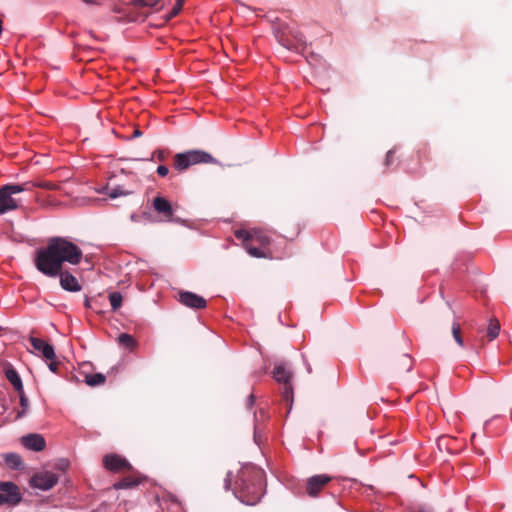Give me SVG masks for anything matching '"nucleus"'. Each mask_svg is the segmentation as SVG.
<instances>
[{"mask_svg":"<svg viewBox=\"0 0 512 512\" xmlns=\"http://www.w3.org/2000/svg\"><path fill=\"white\" fill-rule=\"evenodd\" d=\"M82 256V250L76 244L63 237H52L45 247L36 251L34 264L42 274L55 278L64 263L78 265Z\"/></svg>","mask_w":512,"mask_h":512,"instance_id":"nucleus-1","label":"nucleus"},{"mask_svg":"<svg viewBox=\"0 0 512 512\" xmlns=\"http://www.w3.org/2000/svg\"><path fill=\"white\" fill-rule=\"evenodd\" d=\"M264 471L253 466L241 468L233 493L247 505H255L264 494Z\"/></svg>","mask_w":512,"mask_h":512,"instance_id":"nucleus-2","label":"nucleus"},{"mask_svg":"<svg viewBox=\"0 0 512 512\" xmlns=\"http://www.w3.org/2000/svg\"><path fill=\"white\" fill-rule=\"evenodd\" d=\"M29 190V183L3 185L0 188V215L18 209L21 199L16 195Z\"/></svg>","mask_w":512,"mask_h":512,"instance_id":"nucleus-3","label":"nucleus"},{"mask_svg":"<svg viewBox=\"0 0 512 512\" xmlns=\"http://www.w3.org/2000/svg\"><path fill=\"white\" fill-rule=\"evenodd\" d=\"M276 38L287 50L303 52L307 46L303 34L296 29H290L287 32L278 33Z\"/></svg>","mask_w":512,"mask_h":512,"instance_id":"nucleus-4","label":"nucleus"},{"mask_svg":"<svg viewBox=\"0 0 512 512\" xmlns=\"http://www.w3.org/2000/svg\"><path fill=\"white\" fill-rule=\"evenodd\" d=\"M0 506L4 504L16 505L21 501V494L16 484L0 482Z\"/></svg>","mask_w":512,"mask_h":512,"instance_id":"nucleus-5","label":"nucleus"},{"mask_svg":"<svg viewBox=\"0 0 512 512\" xmlns=\"http://www.w3.org/2000/svg\"><path fill=\"white\" fill-rule=\"evenodd\" d=\"M58 476L50 471H44L36 473L30 480V484L33 488H37L43 491L52 489L58 483Z\"/></svg>","mask_w":512,"mask_h":512,"instance_id":"nucleus-6","label":"nucleus"},{"mask_svg":"<svg viewBox=\"0 0 512 512\" xmlns=\"http://www.w3.org/2000/svg\"><path fill=\"white\" fill-rule=\"evenodd\" d=\"M29 341L37 356H42L46 360L56 359L55 350L51 344L33 336L29 338Z\"/></svg>","mask_w":512,"mask_h":512,"instance_id":"nucleus-7","label":"nucleus"},{"mask_svg":"<svg viewBox=\"0 0 512 512\" xmlns=\"http://www.w3.org/2000/svg\"><path fill=\"white\" fill-rule=\"evenodd\" d=\"M179 302L192 309H203L206 307V300L193 292L183 291L179 293Z\"/></svg>","mask_w":512,"mask_h":512,"instance_id":"nucleus-8","label":"nucleus"},{"mask_svg":"<svg viewBox=\"0 0 512 512\" xmlns=\"http://www.w3.org/2000/svg\"><path fill=\"white\" fill-rule=\"evenodd\" d=\"M103 464L107 470L112 472L131 469V465L129 464V462L125 458H122L121 456L116 454L106 455L103 458Z\"/></svg>","mask_w":512,"mask_h":512,"instance_id":"nucleus-9","label":"nucleus"},{"mask_svg":"<svg viewBox=\"0 0 512 512\" xmlns=\"http://www.w3.org/2000/svg\"><path fill=\"white\" fill-rule=\"evenodd\" d=\"M20 442L26 449L35 452H40L46 447V441L44 437L37 433H30L22 436Z\"/></svg>","mask_w":512,"mask_h":512,"instance_id":"nucleus-10","label":"nucleus"},{"mask_svg":"<svg viewBox=\"0 0 512 512\" xmlns=\"http://www.w3.org/2000/svg\"><path fill=\"white\" fill-rule=\"evenodd\" d=\"M331 477L321 474L314 475L307 480L306 492L311 497H316L322 488L330 482Z\"/></svg>","mask_w":512,"mask_h":512,"instance_id":"nucleus-11","label":"nucleus"},{"mask_svg":"<svg viewBox=\"0 0 512 512\" xmlns=\"http://www.w3.org/2000/svg\"><path fill=\"white\" fill-rule=\"evenodd\" d=\"M60 278V286L62 289L69 292H78L81 290V285L77 278L72 275L69 271L61 270L58 276Z\"/></svg>","mask_w":512,"mask_h":512,"instance_id":"nucleus-12","label":"nucleus"},{"mask_svg":"<svg viewBox=\"0 0 512 512\" xmlns=\"http://www.w3.org/2000/svg\"><path fill=\"white\" fill-rule=\"evenodd\" d=\"M4 374L7 380L11 383V385L14 387V389L17 392L23 391V383L22 380L18 374V372L15 370V368L7 363L4 366Z\"/></svg>","mask_w":512,"mask_h":512,"instance_id":"nucleus-13","label":"nucleus"},{"mask_svg":"<svg viewBox=\"0 0 512 512\" xmlns=\"http://www.w3.org/2000/svg\"><path fill=\"white\" fill-rule=\"evenodd\" d=\"M188 157L190 158V163L192 165L200 164V163H215L216 160L213 158L211 154L205 152L203 150H189L186 151Z\"/></svg>","mask_w":512,"mask_h":512,"instance_id":"nucleus-14","label":"nucleus"},{"mask_svg":"<svg viewBox=\"0 0 512 512\" xmlns=\"http://www.w3.org/2000/svg\"><path fill=\"white\" fill-rule=\"evenodd\" d=\"M152 206L159 214L165 217H171L173 214L172 206L170 202L161 196H157L153 199Z\"/></svg>","mask_w":512,"mask_h":512,"instance_id":"nucleus-15","label":"nucleus"},{"mask_svg":"<svg viewBox=\"0 0 512 512\" xmlns=\"http://www.w3.org/2000/svg\"><path fill=\"white\" fill-rule=\"evenodd\" d=\"M274 379L281 384H288L292 378L291 371L286 367L285 364L280 363L274 367L273 370Z\"/></svg>","mask_w":512,"mask_h":512,"instance_id":"nucleus-16","label":"nucleus"},{"mask_svg":"<svg viewBox=\"0 0 512 512\" xmlns=\"http://www.w3.org/2000/svg\"><path fill=\"white\" fill-rule=\"evenodd\" d=\"M174 166L179 171H184L188 167L192 166V164L190 163V158L188 157L186 152L177 153L174 156Z\"/></svg>","mask_w":512,"mask_h":512,"instance_id":"nucleus-17","label":"nucleus"},{"mask_svg":"<svg viewBox=\"0 0 512 512\" xmlns=\"http://www.w3.org/2000/svg\"><path fill=\"white\" fill-rule=\"evenodd\" d=\"M500 331L499 321L495 318L490 319L487 327V336L490 340H494L498 337Z\"/></svg>","mask_w":512,"mask_h":512,"instance_id":"nucleus-18","label":"nucleus"},{"mask_svg":"<svg viewBox=\"0 0 512 512\" xmlns=\"http://www.w3.org/2000/svg\"><path fill=\"white\" fill-rule=\"evenodd\" d=\"M106 377L102 373H94L85 376V382L89 386H97L105 383Z\"/></svg>","mask_w":512,"mask_h":512,"instance_id":"nucleus-19","label":"nucleus"},{"mask_svg":"<svg viewBox=\"0 0 512 512\" xmlns=\"http://www.w3.org/2000/svg\"><path fill=\"white\" fill-rule=\"evenodd\" d=\"M118 343L128 349H133L136 346L135 339L127 333H122L118 336Z\"/></svg>","mask_w":512,"mask_h":512,"instance_id":"nucleus-20","label":"nucleus"},{"mask_svg":"<svg viewBox=\"0 0 512 512\" xmlns=\"http://www.w3.org/2000/svg\"><path fill=\"white\" fill-rule=\"evenodd\" d=\"M122 295L120 292H112L109 294V301L113 311L119 309L122 305Z\"/></svg>","mask_w":512,"mask_h":512,"instance_id":"nucleus-21","label":"nucleus"},{"mask_svg":"<svg viewBox=\"0 0 512 512\" xmlns=\"http://www.w3.org/2000/svg\"><path fill=\"white\" fill-rule=\"evenodd\" d=\"M252 242L259 244L264 247L270 243V238L263 234L261 231H253Z\"/></svg>","mask_w":512,"mask_h":512,"instance_id":"nucleus-22","label":"nucleus"},{"mask_svg":"<svg viewBox=\"0 0 512 512\" xmlns=\"http://www.w3.org/2000/svg\"><path fill=\"white\" fill-rule=\"evenodd\" d=\"M253 243L254 242H250V243H246L245 244V249L246 251L248 252L249 255H251L252 257H255V258H263L265 257V253L263 252V250L259 247H256V246H253Z\"/></svg>","mask_w":512,"mask_h":512,"instance_id":"nucleus-23","label":"nucleus"},{"mask_svg":"<svg viewBox=\"0 0 512 512\" xmlns=\"http://www.w3.org/2000/svg\"><path fill=\"white\" fill-rule=\"evenodd\" d=\"M235 237L239 240H242L243 245L245 246L246 243L252 242L253 231L250 232L244 229H239L235 231Z\"/></svg>","mask_w":512,"mask_h":512,"instance_id":"nucleus-24","label":"nucleus"},{"mask_svg":"<svg viewBox=\"0 0 512 512\" xmlns=\"http://www.w3.org/2000/svg\"><path fill=\"white\" fill-rule=\"evenodd\" d=\"M452 335H453V338L456 341V343L460 347H463L464 341H463V338L461 337V328H460L459 323H457V322H454L452 325Z\"/></svg>","mask_w":512,"mask_h":512,"instance_id":"nucleus-25","label":"nucleus"},{"mask_svg":"<svg viewBox=\"0 0 512 512\" xmlns=\"http://www.w3.org/2000/svg\"><path fill=\"white\" fill-rule=\"evenodd\" d=\"M6 461H7V463H8V464H10L11 466H13L14 468H18V467H20V466H21V464H22V461H21L20 456H19V455H17V454H13V453L8 454V455L6 456Z\"/></svg>","mask_w":512,"mask_h":512,"instance_id":"nucleus-26","label":"nucleus"},{"mask_svg":"<svg viewBox=\"0 0 512 512\" xmlns=\"http://www.w3.org/2000/svg\"><path fill=\"white\" fill-rule=\"evenodd\" d=\"M19 393H20V405L22 407V411L18 412L17 418L23 417L24 414L26 413L27 408H28V399L24 395V392L22 391V392H19Z\"/></svg>","mask_w":512,"mask_h":512,"instance_id":"nucleus-27","label":"nucleus"},{"mask_svg":"<svg viewBox=\"0 0 512 512\" xmlns=\"http://www.w3.org/2000/svg\"><path fill=\"white\" fill-rule=\"evenodd\" d=\"M29 183V188L31 189L32 187H40V188H43V189H47V190H55L57 188V186L51 182H38V183H31V182H28Z\"/></svg>","mask_w":512,"mask_h":512,"instance_id":"nucleus-28","label":"nucleus"},{"mask_svg":"<svg viewBox=\"0 0 512 512\" xmlns=\"http://www.w3.org/2000/svg\"><path fill=\"white\" fill-rule=\"evenodd\" d=\"M129 194H130L129 191L123 190L120 187L113 188L108 193L109 197L112 198V199H115V198H117L119 196H126V195H129Z\"/></svg>","mask_w":512,"mask_h":512,"instance_id":"nucleus-29","label":"nucleus"},{"mask_svg":"<svg viewBox=\"0 0 512 512\" xmlns=\"http://www.w3.org/2000/svg\"><path fill=\"white\" fill-rule=\"evenodd\" d=\"M284 387H283V398L286 400V401H292V397H293V389H292V386H291V383H288V384H283Z\"/></svg>","mask_w":512,"mask_h":512,"instance_id":"nucleus-30","label":"nucleus"},{"mask_svg":"<svg viewBox=\"0 0 512 512\" xmlns=\"http://www.w3.org/2000/svg\"><path fill=\"white\" fill-rule=\"evenodd\" d=\"M184 0H177L176 4L169 13V19L175 17L181 10Z\"/></svg>","mask_w":512,"mask_h":512,"instance_id":"nucleus-31","label":"nucleus"},{"mask_svg":"<svg viewBox=\"0 0 512 512\" xmlns=\"http://www.w3.org/2000/svg\"><path fill=\"white\" fill-rule=\"evenodd\" d=\"M133 485H135V483L133 482H130L126 479H123L117 483L114 484V488L115 489H126V488H129V487H132Z\"/></svg>","mask_w":512,"mask_h":512,"instance_id":"nucleus-32","label":"nucleus"},{"mask_svg":"<svg viewBox=\"0 0 512 512\" xmlns=\"http://www.w3.org/2000/svg\"><path fill=\"white\" fill-rule=\"evenodd\" d=\"M137 1L142 6L154 7L159 3L160 0H137Z\"/></svg>","mask_w":512,"mask_h":512,"instance_id":"nucleus-33","label":"nucleus"},{"mask_svg":"<svg viewBox=\"0 0 512 512\" xmlns=\"http://www.w3.org/2000/svg\"><path fill=\"white\" fill-rule=\"evenodd\" d=\"M231 476H232V473L231 472H228L225 479H224V488L226 490H231Z\"/></svg>","mask_w":512,"mask_h":512,"instance_id":"nucleus-34","label":"nucleus"},{"mask_svg":"<svg viewBox=\"0 0 512 512\" xmlns=\"http://www.w3.org/2000/svg\"><path fill=\"white\" fill-rule=\"evenodd\" d=\"M154 158L158 159L159 161L164 160V158H165L164 151H162V150L154 151L153 154H152V159H154Z\"/></svg>","mask_w":512,"mask_h":512,"instance_id":"nucleus-35","label":"nucleus"},{"mask_svg":"<svg viewBox=\"0 0 512 512\" xmlns=\"http://www.w3.org/2000/svg\"><path fill=\"white\" fill-rule=\"evenodd\" d=\"M169 170H168V167L167 166H164V165H160L158 166L157 168V173L161 176V177H165L167 174H168Z\"/></svg>","mask_w":512,"mask_h":512,"instance_id":"nucleus-36","label":"nucleus"},{"mask_svg":"<svg viewBox=\"0 0 512 512\" xmlns=\"http://www.w3.org/2000/svg\"><path fill=\"white\" fill-rule=\"evenodd\" d=\"M49 361H50V362H49V364H48L49 370H50L51 372L56 373V372H57V370H58V365H59V363H58L55 359H53V360H49Z\"/></svg>","mask_w":512,"mask_h":512,"instance_id":"nucleus-37","label":"nucleus"},{"mask_svg":"<svg viewBox=\"0 0 512 512\" xmlns=\"http://www.w3.org/2000/svg\"><path fill=\"white\" fill-rule=\"evenodd\" d=\"M393 150H389L386 155L385 164L389 166L393 162Z\"/></svg>","mask_w":512,"mask_h":512,"instance_id":"nucleus-38","label":"nucleus"},{"mask_svg":"<svg viewBox=\"0 0 512 512\" xmlns=\"http://www.w3.org/2000/svg\"><path fill=\"white\" fill-rule=\"evenodd\" d=\"M255 403V396L253 394H250L247 398V402H246V405L247 407L250 409L252 408V406L254 405Z\"/></svg>","mask_w":512,"mask_h":512,"instance_id":"nucleus-39","label":"nucleus"},{"mask_svg":"<svg viewBox=\"0 0 512 512\" xmlns=\"http://www.w3.org/2000/svg\"><path fill=\"white\" fill-rule=\"evenodd\" d=\"M141 135H142V132L138 128H136V129H134L132 138H137V137H140Z\"/></svg>","mask_w":512,"mask_h":512,"instance_id":"nucleus-40","label":"nucleus"},{"mask_svg":"<svg viewBox=\"0 0 512 512\" xmlns=\"http://www.w3.org/2000/svg\"><path fill=\"white\" fill-rule=\"evenodd\" d=\"M86 4H94L95 0H82Z\"/></svg>","mask_w":512,"mask_h":512,"instance_id":"nucleus-41","label":"nucleus"},{"mask_svg":"<svg viewBox=\"0 0 512 512\" xmlns=\"http://www.w3.org/2000/svg\"><path fill=\"white\" fill-rule=\"evenodd\" d=\"M130 218H131V220H132V221H136L137 216H136L135 214H132V215L130 216Z\"/></svg>","mask_w":512,"mask_h":512,"instance_id":"nucleus-42","label":"nucleus"},{"mask_svg":"<svg viewBox=\"0 0 512 512\" xmlns=\"http://www.w3.org/2000/svg\"><path fill=\"white\" fill-rule=\"evenodd\" d=\"M419 512H431L430 510L421 509Z\"/></svg>","mask_w":512,"mask_h":512,"instance_id":"nucleus-43","label":"nucleus"},{"mask_svg":"<svg viewBox=\"0 0 512 512\" xmlns=\"http://www.w3.org/2000/svg\"><path fill=\"white\" fill-rule=\"evenodd\" d=\"M2 33V21L0 20V34Z\"/></svg>","mask_w":512,"mask_h":512,"instance_id":"nucleus-44","label":"nucleus"}]
</instances>
